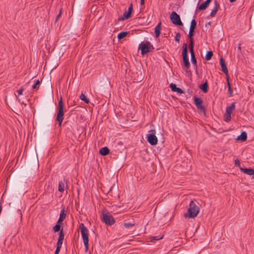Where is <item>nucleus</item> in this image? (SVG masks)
<instances>
[{
  "mask_svg": "<svg viewBox=\"0 0 254 254\" xmlns=\"http://www.w3.org/2000/svg\"><path fill=\"white\" fill-rule=\"evenodd\" d=\"M199 212V207L193 201L191 200L190 203L188 213L185 214V216L186 217L194 218L197 216Z\"/></svg>",
  "mask_w": 254,
  "mask_h": 254,
  "instance_id": "nucleus-1",
  "label": "nucleus"
},
{
  "mask_svg": "<svg viewBox=\"0 0 254 254\" xmlns=\"http://www.w3.org/2000/svg\"><path fill=\"white\" fill-rule=\"evenodd\" d=\"M79 228L80 230L81 234L83 239L84 245L85 247L86 251L87 252L88 250L89 247L88 230L83 223H81L79 225Z\"/></svg>",
  "mask_w": 254,
  "mask_h": 254,
  "instance_id": "nucleus-2",
  "label": "nucleus"
},
{
  "mask_svg": "<svg viewBox=\"0 0 254 254\" xmlns=\"http://www.w3.org/2000/svg\"><path fill=\"white\" fill-rule=\"evenodd\" d=\"M64 103L63 102L62 98H61L59 102L58 111L56 118V120L59 123V127L61 126L62 123L64 119Z\"/></svg>",
  "mask_w": 254,
  "mask_h": 254,
  "instance_id": "nucleus-3",
  "label": "nucleus"
},
{
  "mask_svg": "<svg viewBox=\"0 0 254 254\" xmlns=\"http://www.w3.org/2000/svg\"><path fill=\"white\" fill-rule=\"evenodd\" d=\"M101 220L106 224L111 226L115 223V220L113 216L109 212L103 213Z\"/></svg>",
  "mask_w": 254,
  "mask_h": 254,
  "instance_id": "nucleus-4",
  "label": "nucleus"
},
{
  "mask_svg": "<svg viewBox=\"0 0 254 254\" xmlns=\"http://www.w3.org/2000/svg\"><path fill=\"white\" fill-rule=\"evenodd\" d=\"M151 47H152V45L148 41L142 42L139 45V49L141 50L142 55H144L150 52Z\"/></svg>",
  "mask_w": 254,
  "mask_h": 254,
  "instance_id": "nucleus-5",
  "label": "nucleus"
},
{
  "mask_svg": "<svg viewBox=\"0 0 254 254\" xmlns=\"http://www.w3.org/2000/svg\"><path fill=\"white\" fill-rule=\"evenodd\" d=\"M148 134L146 135V138L148 142L152 145H155L157 143L158 139L155 135V130L151 129L149 131Z\"/></svg>",
  "mask_w": 254,
  "mask_h": 254,
  "instance_id": "nucleus-6",
  "label": "nucleus"
},
{
  "mask_svg": "<svg viewBox=\"0 0 254 254\" xmlns=\"http://www.w3.org/2000/svg\"><path fill=\"white\" fill-rule=\"evenodd\" d=\"M188 49H187V44L185 43L183 46V51H182V56H183V60L185 66L186 67L187 69L190 67V64L189 61V58L188 57Z\"/></svg>",
  "mask_w": 254,
  "mask_h": 254,
  "instance_id": "nucleus-7",
  "label": "nucleus"
},
{
  "mask_svg": "<svg viewBox=\"0 0 254 254\" xmlns=\"http://www.w3.org/2000/svg\"><path fill=\"white\" fill-rule=\"evenodd\" d=\"M170 19L172 23L176 25L182 26L183 24L181 20L180 15L175 11H173L171 14Z\"/></svg>",
  "mask_w": 254,
  "mask_h": 254,
  "instance_id": "nucleus-8",
  "label": "nucleus"
},
{
  "mask_svg": "<svg viewBox=\"0 0 254 254\" xmlns=\"http://www.w3.org/2000/svg\"><path fill=\"white\" fill-rule=\"evenodd\" d=\"M235 108V103H232L231 105L227 107L226 109V113L225 114V121L226 122H229L231 120V115L232 111L234 110Z\"/></svg>",
  "mask_w": 254,
  "mask_h": 254,
  "instance_id": "nucleus-9",
  "label": "nucleus"
},
{
  "mask_svg": "<svg viewBox=\"0 0 254 254\" xmlns=\"http://www.w3.org/2000/svg\"><path fill=\"white\" fill-rule=\"evenodd\" d=\"M132 10L133 5L131 3L128 8V10L125 11L123 14V16H121L118 18V20L123 21L128 19L130 17Z\"/></svg>",
  "mask_w": 254,
  "mask_h": 254,
  "instance_id": "nucleus-10",
  "label": "nucleus"
},
{
  "mask_svg": "<svg viewBox=\"0 0 254 254\" xmlns=\"http://www.w3.org/2000/svg\"><path fill=\"white\" fill-rule=\"evenodd\" d=\"M194 102L198 110H200L201 111H202L203 113L205 114V109L204 106L202 105L203 103L202 99L200 98H198L196 96H195L194 97Z\"/></svg>",
  "mask_w": 254,
  "mask_h": 254,
  "instance_id": "nucleus-11",
  "label": "nucleus"
},
{
  "mask_svg": "<svg viewBox=\"0 0 254 254\" xmlns=\"http://www.w3.org/2000/svg\"><path fill=\"white\" fill-rule=\"evenodd\" d=\"M220 64L222 71L225 73V74L226 75H227L228 74V70L227 66L225 64V61L222 57H221L220 59Z\"/></svg>",
  "mask_w": 254,
  "mask_h": 254,
  "instance_id": "nucleus-12",
  "label": "nucleus"
},
{
  "mask_svg": "<svg viewBox=\"0 0 254 254\" xmlns=\"http://www.w3.org/2000/svg\"><path fill=\"white\" fill-rule=\"evenodd\" d=\"M240 169L241 172H243L245 174H248L249 175H253V178L254 179V169L251 168H240Z\"/></svg>",
  "mask_w": 254,
  "mask_h": 254,
  "instance_id": "nucleus-13",
  "label": "nucleus"
},
{
  "mask_svg": "<svg viewBox=\"0 0 254 254\" xmlns=\"http://www.w3.org/2000/svg\"><path fill=\"white\" fill-rule=\"evenodd\" d=\"M170 87L171 90L174 92H177L178 93L182 94L184 91L180 88L177 87L176 85L174 83H171L170 84Z\"/></svg>",
  "mask_w": 254,
  "mask_h": 254,
  "instance_id": "nucleus-14",
  "label": "nucleus"
},
{
  "mask_svg": "<svg viewBox=\"0 0 254 254\" xmlns=\"http://www.w3.org/2000/svg\"><path fill=\"white\" fill-rule=\"evenodd\" d=\"M64 235L63 232V228H62L59 233V236L57 242L58 245H62L64 239Z\"/></svg>",
  "mask_w": 254,
  "mask_h": 254,
  "instance_id": "nucleus-15",
  "label": "nucleus"
},
{
  "mask_svg": "<svg viewBox=\"0 0 254 254\" xmlns=\"http://www.w3.org/2000/svg\"><path fill=\"white\" fill-rule=\"evenodd\" d=\"M219 7V4L217 2L216 0L215 1V5L213 8V9L212 10L211 12L210 13V16L211 17H214L217 13L218 8Z\"/></svg>",
  "mask_w": 254,
  "mask_h": 254,
  "instance_id": "nucleus-16",
  "label": "nucleus"
},
{
  "mask_svg": "<svg viewBox=\"0 0 254 254\" xmlns=\"http://www.w3.org/2000/svg\"><path fill=\"white\" fill-rule=\"evenodd\" d=\"M210 2L211 1L206 0L198 6V9L200 10L205 9L208 7Z\"/></svg>",
  "mask_w": 254,
  "mask_h": 254,
  "instance_id": "nucleus-17",
  "label": "nucleus"
},
{
  "mask_svg": "<svg viewBox=\"0 0 254 254\" xmlns=\"http://www.w3.org/2000/svg\"><path fill=\"white\" fill-rule=\"evenodd\" d=\"M247 134L246 132L243 131L239 136L237 137V139L241 141H244L247 140Z\"/></svg>",
  "mask_w": 254,
  "mask_h": 254,
  "instance_id": "nucleus-18",
  "label": "nucleus"
},
{
  "mask_svg": "<svg viewBox=\"0 0 254 254\" xmlns=\"http://www.w3.org/2000/svg\"><path fill=\"white\" fill-rule=\"evenodd\" d=\"M161 22H160L158 23L156 26L155 28V33L156 37H158L161 33Z\"/></svg>",
  "mask_w": 254,
  "mask_h": 254,
  "instance_id": "nucleus-19",
  "label": "nucleus"
},
{
  "mask_svg": "<svg viewBox=\"0 0 254 254\" xmlns=\"http://www.w3.org/2000/svg\"><path fill=\"white\" fill-rule=\"evenodd\" d=\"M109 151L110 150L109 148L105 146L100 149L99 153L101 155L105 156L109 154Z\"/></svg>",
  "mask_w": 254,
  "mask_h": 254,
  "instance_id": "nucleus-20",
  "label": "nucleus"
},
{
  "mask_svg": "<svg viewBox=\"0 0 254 254\" xmlns=\"http://www.w3.org/2000/svg\"><path fill=\"white\" fill-rule=\"evenodd\" d=\"M199 88L201 89L204 93H206L208 91V83L206 81L202 84H200L199 86Z\"/></svg>",
  "mask_w": 254,
  "mask_h": 254,
  "instance_id": "nucleus-21",
  "label": "nucleus"
},
{
  "mask_svg": "<svg viewBox=\"0 0 254 254\" xmlns=\"http://www.w3.org/2000/svg\"><path fill=\"white\" fill-rule=\"evenodd\" d=\"M65 184L64 182L60 181L59 183L58 190L60 192H63L64 190Z\"/></svg>",
  "mask_w": 254,
  "mask_h": 254,
  "instance_id": "nucleus-22",
  "label": "nucleus"
},
{
  "mask_svg": "<svg viewBox=\"0 0 254 254\" xmlns=\"http://www.w3.org/2000/svg\"><path fill=\"white\" fill-rule=\"evenodd\" d=\"M66 215V211L65 210L64 208L61 211L60 214V218L64 220Z\"/></svg>",
  "mask_w": 254,
  "mask_h": 254,
  "instance_id": "nucleus-23",
  "label": "nucleus"
},
{
  "mask_svg": "<svg viewBox=\"0 0 254 254\" xmlns=\"http://www.w3.org/2000/svg\"><path fill=\"white\" fill-rule=\"evenodd\" d=\"M128 34L127 32H120L118 35V38L119 40H121L125 38Z\"/></svg>",
  "mask_w": 254,
  "mask_h": 254,
  "instance_id": "nucleus-24",
  "label": "nucleus"
},
{
  "mask_svg": "<svg viewBox=\"0 0 254 254\" xmlns=\"http://www.w3.org/2000/svg\"><path fill=\"white\" fill-rule=\"evenodd\" d=\"M227 83H228V92H229V93L230 94V96H232V95H233V90H232V89L231 88V85H230V82H229V78H228V76L227 77Z\"/></svg>",
  "mask_w": 254,
  "mask_h": 254,
  "instance_id": "nucleus-25",
  "label": "nucleus"
},
{
  "mask_svg": "<svg viewBox=\"0 0 254 254\" xmlns=\"http://www.w3.org/2000/svg\"><path fill=\"white\" fill-rule=\"evenodd\" d=\"M189 49L190 53H194L193 50V39H190V43L189 44Z\"/></svg>",
  "mask_w": 254,
  "mask_h": 254,
  "instance_id": "nucleus-26",
  "label": "nucleus"
},
{
  "mask_svg": "<svg viewBox=\"0 0 254 254\" xmlns=\"http://www.w3.org/2000/svg\"><path fill=\"white\" fill-rule=\"evenodd\" d=\"M212 56H213L212 52V51H208L206 53L205 59L206 61H209L211 59Z\"/></svg>",
  "mask_w": 254,
  "mask_h": 254,
  "instance_id": "nucleus-27",
  "label": "nucleus"
},
{
  "mask_svg": "<svg viewBox=\"0 0 254 254\" xmlns=\"http://www.w3.org/2000/svg\"><path fill=\"white\" fill-rule=\"evenodd\" d=\"M190 56H191V61L192 64L193 65H195L196 67V60L195 57L194 53H190Z\"/></svg>",
  "mask_w": 254,
  "mask_h": 254,
  "instance_id": "nucleus-28",
  "label": "nucleus"
},
{
  "mask_svg": "<svg viewBox=\"0 0 254 254\" xmlns=\"http://www.w3.org/2000/svg\"><path fill=\"white\" fill-rule=\"evenodd\" d=\"M79 97L81 100L84 101L86 103H89V100L86 98L85 94L81 93Z\"/></svg>",
  "mask_w": 254,
  "mask_h": 254,
  "instance_id": "nucleus-29",
  "label": "nucleus"
},
{
  "mask_svg": "<svg viewBox=\"0 0 254 254\" xmlns=\"http://www.w3.org/2000/svg\"><path fill=\"white\" fill-rule=\"evenodd\" d=\"M61 225L56 224V225L53 227V229L55 232H57L61 231Z\"/></svg>",
  "mask_w": 254,
  "mask_h": 254,
  "instance_id": "nucleus-30",
  "label": "nucleus"
},
{
  "mask_svg": "<svg viewBox=\"0 0 254 254\" xmlns=\"http://www.w3.org/2000/svg\"><path fill=\"white\" fill-rule=\"evenodd\" d=\"M163 236H162L161 237L159 236H153V237H151L150 239H151V242H154L155 241H157V240H161L163 238Z\"/></svg>",
  "mask_w": 254,
  "mask_h": 254,
  "instance_id": "nucleus-31",
  "label": "nucleus"
},
{
  "mask_svg": "<svg viewBox=\"0 0 254 254\" xmlns=\"http://www.w3.org/2000/svg\"><path fill=\"white\" fill-rule=\"evenodd\" d=\"M196 25V21L194 19H193L190 23V28L194 29Z\"/></svg>",
  "mask_w": 254,
  "mask_h": 254,
  "instance_id": "nucleus-32",
  "label": "nucleus"
},
{
  "mask_svg": "<svg viewBox=\"0 0 254 254\" xmlns=\"http://www.w3.org/2000/svg\"><path fill=\"white\" fill-rule=\"evenodd\" d=\"M194 29L190 28L189 33V37L190 39H193L192 37L194 35Z\"/></svg>",
  "mask_w": 254,
  "mask_h": 254,
  "instance_id": "nucleus-33",
  "label": "nucleus"
},
{
  "mask_svg": "<svg viewBox=\"0 0 254 254\" xmlns=\"http://www.w3.org/2000/svg\"><path fill=\"white\" fill-rule=\"evenodd\" d=\"M41 81L39 80H37L35 81L34 84L32 86L33 89H38L39 87H37V85L40 84Z\"/></svg>",
  "mask_w": 254,
  "mask_h": 254,
  "instance_id": "nucleus-34",
  "label": "nucleus"
},
{
  "mask_svg": "<svg viewBox=\"0 0 254 254\" xmlns=\"http://www.w3.org/2000/svg\"><path fill=\"white\" fill-rule=\"evenodd\" d=\"M62 245L57 244V248L55 252V254H59Z\"/></svg>",
  "mask_w": 254,
  "mask_h": 254,
  "instance_id": "nucleus-35",
  "label": "nucleus"
},
{
  "mask_svg": "<svg viewBox=\"0 0 254 254\" xmlns=\"http://www.w3.org/2000/svg\"><path fill=\"white\" fill-rule=\"evenodd\" d=\"M134 225V223H125L124 226L125 228H129L130 227L133 226Z\"/></svg>",
  "mask_w": 254,
  "mask_h": 254,
  "instance_id": "nucleus-36",
  "label": "nucleus"
},
{
  "mask_svg": "<svg viewBox=\"0 0 254 254\" xmlns=\"http://www.w3.org/2000/svg\"><path fill=\"white\" fill-rule=\"evenodd\" d=\"M62 9H63L62 8H60V10L59 13L57 16V17H56V20H55V22H57L58 20H59V18L61 17V15L62 14Z\"/></svg>",
  "mask_w": 254,
  "mask_h": 254,
  "instance_id": "nucleus-37",
  "label": "nucleus"
},
{
  "mask_svg": "<svg viewBox=\"0 0 254 254\" xmlns=\"http://www.w3.org/2000/svg\"><path fill=\"white\" fill-rule=\"evenodd\" d=\"M181 38V35L179 33L176 34V36L175 37V39L176 41L179 42Z\"/></svg>",
  "mask_w": 254,
  "mask_h": 254,
  "instance_id": "nucleus-38",
  "label": "nucleus"
},
{
  "mask_svg": "<svg viewBox=\"0 0 254 254\" xmlns=\"http://www.w3.org/2000/svg\"><path fill=\"white\" fill-rule=\"evenodd\" d=\"M234 163H235V166H238V167H240V166H241V163H240V160H239V159H236V160H235Z\"/></svg>",
  "mask_w": 254,
  "mask_h": 254,
  "instance_id": "nucleus-39",
  "label": "nucleus"
},
{
  "mask_svg": "<svg viewBox=\"0 0 254 254\" xmlns=\"http://www.w3.org/2000/svg\"><path fill=\"white\" fill-rule=\"evenodd\" d=\"M24 91L23 88H21L19 90H17V96H19L22 94Z\"/></svg>",
  "mask_w": 254,
  "mask_h": 254,
  "instance_id": "nucleus-40",
  "label": "nucleus"
},
{
  "mask_svg": "<svg viewBox=\"0 0 254 254\" xmlns=\"http://www.w3.org/2000/svg\"><path fill=\"white\" fill-rule=\"evenodd\" d=\"M64 220H63V219H61V218L59 217V218L57 222V224H59L60 225Z\"/></svg>",
  "mask_w": 254,
  "mask_h": 254,
  "instance_id": "nucleus-41",
  "label": "nucleus"
},
{
  "mask_svg": "<svg viewBox=\"0 0 254 254\" xmlns=\"http://www.w3.org/2000/svg\"><path fill=\"white\" fill-rule=\"evenodd\" d=\"M144 1H145V0H140V4L141 5H143L144 4Z\"/></svg>",
  "mask_w": 254,
  "mask_h": 254,
  "instance_id": "nucleus-42",
  "label": "nucleus"
},
{
  "mask_svg": "<svg viewBox=\"0 0 254 254\" xmlns=\"http://www.w3.org/2000/svg\"><path fill=\"white\" fill-rule=\"evenodd\" d=\"M211 25V22H208V23H206L205 24V26L206 27L207 25Z\"/></svg>",
  "mask_w": 254,
  "mask_h": 254,
  "instance_id": "nucleus-43",
  "label": "nucleus"
},
{
  "mask_svg": "<svg viewBox=\"0 0 254 254\" xmlns=\"http://www.w3.org/2000/svg\"><path fill=\"white\" fill-rule=\"evenodd\" d=\"M154 49V48L152 46V47H151V49L150 50V51H152Z\"/></svg>",
  "mask_w": 254,
  "mask_h": 254,
  "instance_id": "nucleus-44",
  "label": "nucleus"
},
{
  "mask_svg": "<svg viewBox=\"0 0 254 254\" xmlns=\"http://www.w3.org/2000/svg\"><path fill=\"white\" fill-rule=\"evenodd\" d=\"M231 2H233L235 1L236 0H229Z\"/></svg>",
  "mask_w": 254,
  "mask_h": 254,
  "instance_id": "nucleus-45",
  "label": "nucleus"
},
{
  "mask_svg": "<svg viewBox=\"0 0 254 254\" xmlns=\"http://www.w3.org/2000/svg\"><path fill=\"white\" fill-rule=\"evenodd\" d=\"M238 50H239L240 51H241V46L240 45H239V46L238 47Z\"/></svg>",
  "mask_w": 254,
  "mask_h": 254,
  "instance_id": "nucleus-46",
  "label": "nucleus"
}]
</instances>
